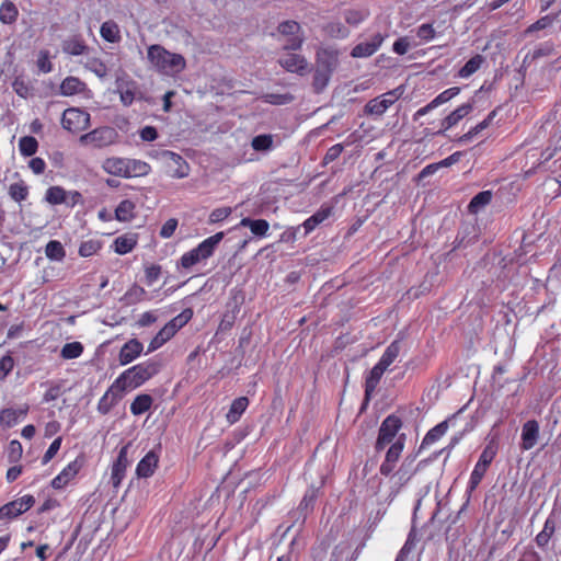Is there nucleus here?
<instances>
[{
    "label": "nucleus",
    "instance_id": "nucleus-9",
    "mask_svg": "<svg viewBox=\"0 0 561 561\" xmlns=\"http://www.w3.org/2000/svg\"><path fill=\"white\" fill-rule=\"evenodd\" d=\"M90 125V114L78 107L66 108L61 116V126L71 134H78Z\"/></svg>",
    "mask_w": 561,
    "mask_h": 561
},
{
    "label": "nucleus",
    "instance_id": "nucleus-24",
    "mask_svg": "<svg viewBox=\"0 0 561 561\" xmlns=\"http://www.w3.org/2000/svg\"><path fill=\"white\" fill-rule=\"evenodd\" d=\"M333 214V206L331 205H322L312 216L307 218L302 222V227L305 228V234H309L313 231L320 224L325 221Z\"/></svg>",
    "mask_w": 561,
    "mask_h": 561
},
{
    "label": "nucleus",
    "instance_id": "nucleus-14",
    "mask_svg": "<svg viewBox=\"0 0 561 561\" xmlns=\"http://www.w3.org/2000/svg\"><path fill=\"white\" fill-rule=\"evenodd\" d=\"M340 51L334 47H320L316 54V67L333 75L339 66Z\"/></svg>",
    "mask_w": 561,
    "mask_h": 561
},
{
    "label": "nucleus",
    "instance_id": "nucleus-31",
    "mask_svg": "<svg viewBox=\"0 0 561 561\" xmlns=\"http://www.w3.org/2000/svg\"><path fill=\"white\" fill-rule=\"evenodd\" d=\"M126 179L146 176L151 172L149 163L138 159H128L126 167Z\"/></svg>",
    "mask_w": 561,
    "mask_h": 561
},
{
    "label": "nucleus",
    "instance_id": "nucleus-1",
    "mask_svg": "<svg viewBox=\"0 0 561 561\" xmlns=\"http://www.w3.org/2000/svg\"><path fill=\"white\" fill-rule=\"evenodd\" d=\"M147 57L152 67L165 76H175L186 67L185 58L181 54L171 53L158 44L148 47Z\"/></svg>",
    "mask_w": 561,
    "mask_h": 561
},
{
    "label": "nucleus",
    "instance_id": "nucleus-44",
    "mask_svg": "<svg viewBox=\"0 0 561 561\" xmlns=\"http://www.w3.org/2000/svg\"><path fill=\"white\" fill-rule=\"evenodd\" d=\"M497 443L494 439H491L483 448L477 463L489 468L497 454Z\"/></svg>",
    "mask_w": 561,
    "mask_h": 561
},
{
    "label": "nucleus",
    "instance_id": "nucleus-51",
    "mask_svg": "<svg viewBox=\"0 0 561 561\" xmlns=\"http://www.w3.org/2000/svg\"><path fill=\"white\" fill-rule=\"evenodd\" d=\"M38 142L33 136H24L19 140L20 153L24 157H32L37 152Z\"/></svg>",
    "mask_w": 561,
    "mask_h": 561
},
{
    "label": "nucleus",
    "instance_id": "nucleus-30",
    "mask_svg": "<svg viewBox=\"0 0 561 561\" xmlns=\"http://www.w3.org/2000/svg\"><path fill=\"white\" fill-rule=\"evenodd\" d=\"M136 217V204L130 199H123L115 208V219L129 222Z\"/></svg>",
    "mask_w": 561,
    "mask_h": 561
},
{
    "label": "nucleus",
    "instance_id": "nucleus-4",
    "mask_svg": "<svg viewBox=\"0 0 561 561\" xmlns=\"http://www.w3.org/2000/svg\"><path fill=\"white\" fill-rule=\"evenodd\" d=\"M149 157L163 162L165 173L172 179L187 178L191 171L187 161L179 153L171 150H153Z\"/></svg>",
    "mask_w": 561,
    "mask_h": 561
},
{
    "label": "nucleus",
    "instance_id": "nucleus-27",
    "mask_svg": "<svg viewBox=\"0 0 561 561\" xmlns=\"http://www.w3.org/2000/svg\"><path fill=\"white\" fill-rule=\"evenodd\" d=\"M127 167V158H118L112 157L107 158L103 161L102 168L103 170L111 175L125 178L126 179V168Z\"/></svg>",
    "mask_w": 561,
    "mask_h": 561
},
{
    "label": "nucleus",
    "instance_id": "nucleus-41",
    "mask_svg": "<svg viewBox=\"0 0 561 561\" xmlns=\"http://www.w3.org/2000/svg\"><path fill=\"white\" fill-rule=\"evenodd\" d=\"M102 248L103 242L100 239L91 238L80 243L78 253L81 257H90L98 254Z\"/></svg>",
    "mask_w": 561,
    "mask_h": 561
},
{
    "label": "nucleus",
    "instance_id": "nucleus-60",
    "mask_svg": "<svg viewBox=\"0 0 561 561\" xmlns=\"http://www.w3.org/2000/svg\"><path fill=\"white\" fill-rule=\"evenodd\" d=\"M459 92H460V88H458V87H453V88L446 89L445 91L440 92L435 99L432 100L433 105H435V107H438L439 105H442V104L450 101L455 96H457L459 94Z\"/></svg>",
    "mask_w": 561,
    "mask_h": 561
},
{
    "label": "nucleus",
    "instance_id": "nucleus-62",
    "mask_svg": "<svg viewBox=\"0 0 561 561\" xmlns=\"http://www.w3.org/2000/svg\"><path fill=\"white\" fill-rule=\"evenodd\" d=\"M491 125V123L484 118L482 122L477 124L476 126L471 127L468 133L463 134L460 138V142H468L470 141L474 136H477L479 133H481L483 129L488 128Z\"/></svg>",
    "mask_w": 561,
    "mask_h": 561
},
{
    "label": "nucleus",
    "instance_id": "nucleus-5",
    "mask_svg": "<svg viewBox=\"0 0 561 561\" xmlns=\"http://www.w3.org/2000/svg\"><path fill=\"white\" fill-rule=\"evenodd\" d=\"M417 454L408 455L397 471L391 473V481L396 488V492H399L404 485H407L412 478L424 468L433 458L423 459L416 462Z\"/></svg>",
    "mask_w": 561,
    "mask_h": 561
},
{
    "label": "nucleus",
    "instance_id": "nucleus-49",
    "mask_svg": "<svg viewBox=\"0 0 561 561\" xmlns=\"http://www.w3.org/2000/svg\"><path fill=\"white\" fill-rule=\"evenodd\" d=\"M45 254L49 260L62 261L66 256V251L60 241L50 240L45 247Z\"/></svg>",
    "mask_w": 561,
    "mask_h": 561
},
{
    "label": "nucleus",
    "instance_id": "nucleus-35",
    "mask_svg": "<svg viewBox=\"0 0 561 561\" xmlns=\"http://www.w3.org/2000/svg\"><path fill=\"white\" fill-rule=\"evenodd\" d=\"M556 531V520L552 517H548L543 524L542 530L536 536V545L545 549Z\"/></svg>",
    "mask_w": 561,
    "mask_h": 561
},
{
    "label": "nucleus",
    "instance_id": "nucleus-55",
    "mask_svg": "<svg viewBox=\"0 0 561 561\" xmlns=\"http://www.w3.org/2000/svg\"><path fill=\"white\" fill-rule=\"evenodd\" d=\"M488 469L489 468L476 463V466L470 474L469 482H468V490L470 492L474 491L478 488V485L481 483L484 474L486 473Z\"/></svg>",
    "mask_w": 561,
    "mask_h": 561
},
{
    "label": "nucleus",
    "instance_id": "nucleus-56",
    "mask_svg": "<svg viewBox=\"0 0 561 561\" xmlns=\"http://www.w3.org/2000/svg\"><path fill=\"white\" fill-rule=\"evenodd\" d=\"M85 68L96 75L99 78H104L107 76V66L105 62L96 57L90 58L85 64Z\"/></svg>",
    "mask_w": 561,
    "mask_h": 561
},
{
    "label": "nucleus",
    "instance_id": "nucleus-29",
    "mask_svg": "<svg viewBox=\"0 0 561 561\" xmlns=\"http://www.w3.org/2000/svg\"><path fill=\"white\" fill-rule=\"evenodd\" d=\"M248 407H249V399L247 397H239V398L234 399L231 402L229 411L226 414L227 422L229 424L237 423Z\"/></svg>",
    "mask_w": 561,
    "mask_h": 561
},
{
    "label": "nucleus",
    "instance_id": "nucleus-11",
    "mask_svg": "<svg viewBox=\"0 0 561 561\" xmlns=\"http://www.w3.org/2000/svg\"><path fill=\"white\" fill-rule=\"evenodd\" d=\"M85 462L84 456L80 455L70 461L50 482L55 490L65 489L71 481L76 479Z\"/></svg>",
    "mask_w": 561,
    "mask_h": 561
},
{
    "label": "nucleus",
    "instance_id": "nucleus-52",
    "mask_svg": "<svg viewBox=\"0 0 561 561\" xmlns=\"http://www.w3.org/2000/svg\"><path fill=\"white\" fill-rule=\"evenodd\" d=\"M84 351V347L83 345L80 343V342H70V343H66L61 351H60V356L64 358V359H75V358H78L82 355Z\"/></svg>",
    "mask_w": 561,
    "mask_h": 561
},
{
    "label": "nucleus",
    "instance_id": "nucleus-64",
    "mask_svg": "<svg viewBox=\"0 0 561 561\" xmlns=\"http://www.w3.org/2000/svg\"><path fill=\"white\" fill-rule=\"evenodd\" d=\"M14 368V359L10 354L0 359V381L4 380Z\"/></svg>",
    "mask_w": 561,
    "mask_h": 561
},
{
    "label": "nucleus",
    "instance_id": "nucleus-20",
    "mask_svg": "<svg viewBox=\"0 0 561 561\" xmlns=\"http://www.w3.org/2000/svg\"><path fill=\"white\" fill-rule=\"evenodd\" d=\"M62 51L70 56L87 55L90 47L81 35H72L66 38L61 44Z\"/></svg>",
    "mask_w": 561,
    "mask_h": 561
},
{
    "label": "nucleus",
    "instance_id": "nucleus-2",
    "mask_svg": "<svg viewBox=\"0 0 561 561\" xmlns=\"http://www.w3.org/2000/svg\"><path fill=\"white\" fill-rule=\"evenodd\" d=\"M160 371V364L154 360H146L124 370L116 379V387L124 392L141 387Z\"/></svg>",
    "mask_w": 561,
    "mask_h": 561
},
{
    "label": "nucleus",
    "instance_id": "nucleus-28",
    "mask_svg": "<svg viewBox=\"0 0 561 561\" xmlns=\"http://www.w3.org/2000/svg\"><path fill=\"white\" fill-rule=\"evenodd\" d=\"M87 89V84L77 77H66L60 83V94L71 96L82 93Z\"/></svg>",
    "mask_w": 561,
    "mask_h": 561
},
{
    "label": "nucleus",
    "instance_id": "nucleus-10",
    "mask_svg": "<svg viewBox=\"0 0 561 561\" xmlns=\"http://www.w3.org/2000/svg\"><path fill=\"white\" fill-rule=\"evenodd\" d=\"M407 443V434L401 433L397 439L389 445L386 451L385 459L379 467V472L383 477H390L394 471L397 463L404 450Z\"/></svg>",
    "mask_w": 561,
    "mask_h": 561
},
{
    "label": "nucleus",
    "instance_id": "nucleus-33",
    "mask_svg": "<svg viewBox=\"0 0 561 561\" xmlns=\"http://www.w3.org/2000/svg\"><path fill=\"white\" fill-rule=\"evenodd\" d=\"M19 18V9L12 0H4L0 4V22L2 24H13Z\"/></svg>",
    "mask_w": 561,
    "mask_h": 561
},
{
    "label": "nucleus",
    "instance_id": "nucleus-16",
    "mask_svg": "<svg viewBox=\"0 0 561 561\" xmlns=\"http://www.w3.org/2000/svg\"><path fill=\"white\" fill-rule=\"evenodd\" d=\"M124 391L114 381L98 402V411L106 415L122 400Z\"/></svg>",
    "mask_w": 561,
    "mask_h": 561
},
{
    "label": "nucleus",
    "instance_id": "nucleus-43",
    "mask_svg": "<svg viewBox=\"0 0 561 561\" xmlns=\"http://www.w3.org/2000/svg\"><path fill=\"white\" fill-rule=\"evenodd\" d=\"M45 201L50 205H61L68 203V193L61 186H50L45 193Z\"/></svg>",
    "mask_w": 561,
    "mask_h": 561
},
{
    "label": "nucleus",
    "instance_id": "nucleus-38",
    "mask_svg": "<svg viewBox=\"0 0 561 561\" xmlns=\"http://www.w3.org/2000/svg\"><path fill=\"white\" fill-rule=\"evenodd\" d=\"M152 403L153 399L150 394H138L130 403V412L133 415H141L151 409Z\"/></svg>",
    "mask_w": 561,
    "mask_h": 561
},
{
    "label": "nucleus",
    "instance_id": "nucleus-32",
    "mask_svg": "<svg viewBox=\"0 0 561 561\" xmlns=\"http://www.w3.org/2000/svg\"><path fill=\"white\" fill-rule=\"evenodd\" d=\"M484 61L485 58L482 55L476 54L458 70L457 77L461 79L471 77L481 68Z\"/></svg>",
    "mask_w": 561,
    "mask_h": 561
},
{
    "label": "nucleus",
    "instance_id": "nucleus-39",
    "mask_svg": "<svg viewBox=\"0 0 561 561\" xmlns=\"http://www.w3.org/2000/svg\"><path fill=\"white\" fill-rule=\"evenodd\" d=\"M176 333L172 331L165 323L162 329L159 330V332L151 339L149 346H148V353H151L158 348H160L162 345H164L168 341H170Z\"/></svg>",
    "mask_w": 561,
    "mask_h": 561
},
{
    "label": "nucleus",
    "instance_id": "nucleus-23",
    "mask_svg": "<svg viewBox=\"0 0 561 561\" xmlns=\"http://www.w3.org/2000/svg\"><path fill=\"white\" fill-rule=\"evenodd\" d=\"M473 110V103H463L454 110L442 121L440 133H444L457 125L463 117L468 116Z\"/></svg>",
    "mask_w": 561,
    "mask_h": 561
},
{
    "label": "nucleus",
    "instance_id": "nucleus-59",
    "mask_svg": "<svg viewBox=\"0 0 561 561\" xmlns=\"http://www.w3.org/2000/svg\"><path fill=\"white\" fill-rule=\"evenodd\" d=\"M416 36L424 43L431 42L436 36V31L432 23H423L416 28Z\"/></svg>",
    "mask_w": 561,
    "mask_h": 561
},
{
    "label": "nucleus",
    "instance_id": "nucleus-8",
    "mask_svg": "<svg viewBox=\"0 0 561 561\" xmlns=\"http://www.w3.org/2000/svg\"><path fill=\"white\" fill-rule=\"evenodd\" d=\"M404 93V87L399 85L370 101L365 105V113L373 116H381L393 105Z\"/></svg>",
    "mask_w": 561,
    "mask_h": 561
},
{
    "label": "nucleus",
    "instance_id": "nucleus-15",
    "mask_svg": "<svg viewBox=\"0 0 561 561\" xmlns=\"http://www.w3.org/2000/svg\"><path fill=\"white\" fill-rule=\"evenodd\" d=\"M278 64L288 72L305 76L309 72V64L305 56L299 54H286L278 59Z\"/></svg>",
    "mask_w": 561,
    "mask_h": 561
},
{
    "label": "nucleus",
    "instance_id": "nucleus-53",
    "mask_svg": "<svg viewBox=\"0 0 561 561\" xmlns=\"http://www.w3.org/2000/svg\"><path fill=\"white\" fill-rule=\"evenodd\" d=\"M251 146L255 151H267L273 147V136L270 134L257 135L252 138Z\"/></svg>",
    "mask_w": 561,
    "mask_h": 561
},
{
    "label": "nucleus",
    "instance_id": "nucleus-19",
    "mask_svg": "<svg viewBox=\"0 0 561 561\" xmlns=\"http://www.w3.org/2000/svg\"><path fill=\"white\" fill-rule=\"evenodd\" d=\"M138 244V233L126 232L118 236L112 243V249L119 255L130 253Z\"/></svg>",
    "mask_w": 561,
    "mask_h": 561
},
{
    "label": "nucleus",
    "instance_id": "nucleus-63",
    "mask_svg": "<svg viewBox=\"0 0 561 561\" xmlns=\"http://www.w3.org/2000/svg\"><path fill=\"white\" fill-rule=\"evenodd\" d=\"M277 30L282 35H296L301 30V26L294 20H287L282 22Z\"/></svg>",
    "mask_w": 561,
    "mask_h": 561
},
{
    "label": "nucleus",
    "instance_id": "nucleus-54",
    "mask_svg": "<svg viewBox=\"0 0 561 561\" xmlns=\"http://www.w3.org/2000/svg\"><path fill=\"white\" fill-rule=\"evenodd\" d=\"M265 103L272 105H285L294 101V95L290 93H266L262 96Z\"/></svg>",
    "mask_w": 561,
    "mask_h": 561
},
{
    "label": "nucleus",
    "instance_id": "nucleus-46",
    "mask_svg": "<svg viewBox=\"0 0 561 561\" xmlns=\"http://www.w3.org/2000/svg\"><path fill=\"white\" fill-rule=\"evenodd\" d=\"M193 310L185 308L181 313L172 318L167 324L172 331L178 333L184 325H186L193 318Z\"/></svg>",
    "mask_w": 561,
    "mask_h": 561
},
{
    "label": "nucleus",
    "instance_id": "nucleus-13",
    "mask_svg": "<svg viewBox=\"0 0 561 561\" xmlns=\"http://www.w3.org/2000/svg\"><path fill=\"white\" fill-rule=\"evenodd\" d=\"M130 444L124 445L117 455L116 460L113 462L111 468V482L114 489H118L122 481L125 478L127 467L129 466L128 461V448Z\"/></svg>",
    "mask_w": 561,
    "mask_h": 561
},
{
    "label": "nucleus",
    "instance_id": "nucleus-12",
    "mask_svg": "<svg viewBox=\"0 0 561 561\" xmlns=\"http://www.w3.org/2000/svg\"><path fill=\"white\" fill-rule=\"evenodd\" d=\"M35 503L31 494L23 495L20 499L11 501L0 507V520L12 519L27 512Z\"/></svg>",
    "mask_w": 561,
    "mask_h": 561
},
{
    "label": "nucleus",
    "instance_id": "nucleus-61",
    "mask_svg": "<svg viewBox=\"0 0 561 561\" xmlns=\"http://www.w3.org/2000/svg\"><path fill=\"white\" fill-rule=\"evenodd\" d=\"M13 91L21 98L27 99L31 95L32 88L23 78H15L12 82Z\"/></svg>",
    "mask_w": 561,
    "mask_h": 561
},
{
    "label": "nucleus",
    "instance_id": "nucleus-21",
    "mask_svg": "<svg viewBox=\"0 0 561 561\" xmlns=\"http://www.w3.org/2000/svg\"><path fill=\"white\" fill-rule=\"evenodd\" d=\"M159 456L156 451H148L144 458L137 463L136 474L139 478H149L151 477L156 469L158 468Z\"/></svg>",
    "mask_w": 561,
    "mask_h": 561
},
{
    "label": "nucleus",
    "instance_id": "nucleus-25",
    "mask_svg": "<svg viewBox=\"0 0 561 561\" xmlns=\"http://www.w3.org/2000/svg\"><path fill=\"white\" fill-rule=\"evenodd\" d=\"M28 412V407L24 405L19 409L7 408L0 412V423L7 427H13L18 422L25 417Z\"/></svg>",
    "mask_w": 561,
    "mask_h": 561
},
{
    "label": "nucleus",
    "instance_id": "nucleus-58",
    "mask_svg": "<svg viewBox=\"0 0 561 561\" xmlns=\"http://www.w3.org/2000/svg\"><path fill=\"white\" fill-rule=\"evenodd\" d=\"M557 16L558 15L541 16L539 20H537L535 23L530 24L527 27L526 33L530 34V33L538 32V31H541V30H545V28L551 26L553 24L554 20L557 19Z\"/></svg>",
    "mask_w": 561,
    "mask_h": 561
},
{
    "label": "nucleus",
    "instance_id": "nucleus-6",
    "mask_svg": "<svg viewBox=\"0 0 561 561\" xmlns=\"http://www.w3.org/2000/svg\"><path fill=\"white\" fill-rule=\"evenodd\" d=\"M403 426L402 419L392 413L389 414L380 424L378 430L377 439L375 443V450L377 453L383 450L388 445H391L400 435L399 432Z\"/></svg>",
    "mask_w": 561,
    "mask_h": 561
},
{
    "label": "nucleus",
    "instance_id": "nucleus-57",
    "mask_svg": "<svg viewBox=\"0 0 561 561\" xmlns=\"http://www.w3.org/2000/svg\"><path fill=\"white\" fill-rule=\"evenodd\" d=\"M36 66L38 70L43 73H48L53 71V64L50 61V54L47 49L39 50L37 55Z\"/></svg>",
    "mask_w": 561,
    "mask_h": 561
},
{
    "label": "nucleus",
    "instance_id": "nucleus-37",
    "mask_svg": "<svg viewBox=\"0 0 561 561\" xmlns=\"http://www.w3.org/2000/svg\"><path fill=\"white\" fill-rule=\"evenodd\" d=\"M240 226L250 228L251 232L257 237H265L270 229V224L265 219L242 218Z\"/></svg>",
    "mask_w": 561,
    "mask_h": 561
},
{
    "label": "nucleus",
    "instance_id": "nucleus-50",
    "mask_svg": "<svg viewBox=\"0 0 561 561\" xmlns=\"http://www.w3.org/2000/svg\"><path fill=\"white\" fill-rule=\"evenodd\" d=\"M369 16L367 9H350L344 12L345 22L348 25L357 26Z\"/></svg>",
    "mask_w": 561,
    "mask_h": 561
},
{
    "label": "nucleus",
    "instance_id": "nucleus-7",
    "mask_svg": "<svg viewBox=\"0 0 561 561\" xmlns=\"http://www.w3.org/2000/svg\"><path fill=\"white\" fill-rule=\"evenodd\" d=\"M118 133L110 126H102L80 136L79 141L82 146H92L93 148H104L116 142Z\"/></svg>",
    "mask_w": 561,
    "mask_h": 561
},
{
    "label": "nucleus",
    "instance_id": "nucleus-34",
    "mask_svg": "<svg viewBox=\"0 0 561 561\" xmlns=\"http://www.w3.org/2000/svg\"><path fill=\"white\" fill-rule=\"evenodd\" d=\"M400 352H401V342L399 340L392 341L385 350L383 354L381 355L380 359L378 360V364L380 366H382L383 368L388 369V367L391 364H393L394 360L398 358Z\"/></svg>",
    "mask_w": 561,
    "mask_h": 561
},
{
    "label": "nucleus",
    "instance_id": "nucleus-47",
    "mask_svg": "<svg viewBox=\"0 0 561 561\" xmlns=\"http://www.w3.org/2000/svg\"><path fill=\"white\" fill-rule=\"evenodd\" d=\"M331 77L332 73L316 67L312 78V87L314 92L321 93L328 87Z\"/></svg>",
    "mask_w": 561,
    "mask_h": 561
},
{
    "label": "nucleus",
    "instance_id": "nucleus-17",
    "mask_svg": "<svg viewBox=\"0 0 561 561\" xmlns=\"http://www.w3.org/2000/svg\"><path fill=\"white\" fill-rule=\"evenodd\" d=\"M385 36L380 33L375 34L370 41L362 42L355 45L351 50L353 58H367L373 56L382 45Z\"/></svg>",
    "mask_w": 561,
    "mask_h": 561
},
{
    "label": "nucleus",
    "instance_id": "nucleus-22",
    "mask_svg": "<svg viewBox=\"0 0 561 561\" xmlns=\"http://www.w3.org/2000/svg\"><path fill=\"white\" fill-rule=\"evenodd\" d=\"M539 437V424L536 420L524 423L522 428V449L529 450L535 447Z\"/></svg>",
    "mask_w": 561,
    "mask_h": 561
},
{
    "label": "nucleus",
    "instance_id": "nucleus-45",
    "mask_svg": "<svg viewBox=\"0 0 561 561\" xmlns=\"http://www.w3.org/2000/svg\"><path fill=\"white\" fill-rule=\"evenodd\" d=\"M492 201V192L491 191H482L479 192L476 196L472 197L468 205V209L470 213L476 214L481 208L490 204Z\"/></svg>",
    "mask_w": 561,
    "mask_h": 561
},
{
    "label": "nucleus",
    "instance_id": "nucleus-18",
    "mask_svg": "<svg viewBox=\"0 0 561 561\" xmlns=\"http://www.w3.org/2000/svg\"><path fill=\"white\" fill-rule=\"evenodd\" d=\"M144 345L137 339L127 341L119 350L118 362L122 366H125L140 356L142 353Z\"/></svg>",
    "mask_w": 561,
    "mask_h": 561
},
{
    "label": "nucleus",
    "instance_id": "nucleus-36",
    "mask_svg": "<svg viewBox=\"0 0 561 561\" xmlns=\"http://www.w3.org/2000/svg\"><path fill=\"white\" fill-rule=\"evenodd\" d=\"M448 430V423L447 421H443L432 427L424 436L421 448H425L427 446H431L432 444L439 440L447 432Z\"/></svg>",
    "mask_w": 561,
    "mask_h": 561
},
{
    "label": "nucleus",
    "instance_id": "nucleus-3",
    "mask_svg": "<svg viewBox=\"0 0 561 561\" xmlns=\"http://www.w3.org/2000/svg\"><path fill=\"white\" fill-rule=\"evenodd\" d=\"M224 237L225 233L220 231L206 238L196 248L185 252L181 256L180 265L183 268L188 270L197 263L209 259Z\"/></svg>",
    "mask_w": 561,
    "mask_h": 561
},
{
    "label": "nucleus",
    "instance_id": "nucleus-26",
    "mask_svg": "<svg viewBox=\"0 0 561 561\" xmlns=\"http://www.w3.org/2000/svg\"><path fill=\"white\" fill-rule=\"evenodd\" d=\"M387 369L378 363L370 369L365 379V399L368 401L380 382L382 375Z\"/></svg>",
    "mask_w": 561,
    "mask_h": 561
},
{
    "label": "nucleus",
    "instance_id": "nucleus-42",
    "mask_svg": "<svg viewBox=\"0 0 561 561\" xmlns=\"http://www.w3.org/2000/svg\"><path fill=\"white\" fill-rule=\"evenodd\" d=\"M323 33L331 38L343 39L348 37L350 30L341 22L333 21L322 27Z\"/></svg>",
    "mask_w": 561,
    "mask_h": 561
},
{
    "label": "nucleus",
    "instance_id": "nucleus-40",
    "mask_svg": "<svg viewBox=\"0 0 561 561\" xmlns=\"http://www.w3.org/2000/svg\"><path fill=\"white\" fill-rule=\"evenodd\" d=\"M101 37L108 43L121 41V31L114 21H105L100 27Z\"/></svg>",
    "mask_w": 561,
    "mask_h": 561
},
{
    "label": "nucleus",
    "instance_id": "nucleus-48",
    "mask_svg": "<svg viewBox=\"0 0 561 561\" xmlns=\"http://www.w3.org/2000/svg\"><path fill=\"white\" fill-rule=\"evenodd\" d=\"M8 193L14 202L21 203L27 198L30 191L27 184L21 180L10 184Z\"/></svg>",
    "mask_w": 561,
    "mask_h": 561
}]
</instances>
